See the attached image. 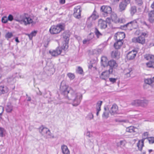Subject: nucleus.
<instances>
[{
  "mask_svg": "<svg viewBox=\"0 0 154 154\" xmlns=\"http://www.w3.org/2000/svg\"><path fill=\"white\" fill-rule=\"evenodd\" d=\"M8 91V88L6 86L0 84V95L7 93Z\"/></svg>",
  "mask_w": 154,
  "mask_h": 154,
  "instance_id": "obj_22",
  "label": "nucleus"
},
{
  "mask_svg": "<svg viewBox=\"0 0 154 154\" xmlns=\"http://www.w3.org/2000/svg\"><path fill=\"white\" fill-rule=\"evenodd\" d=\"M37 33V32L35 31H34L32 32L30 34L32 35V36H35Z\"/></svg>",
  "mask_w": 154,
  "mask_h": 154,
  "instance_id": "obj_54",
  "label": "nucleus"
},
{
  "mask_svg": "<svg viewBox=\"0 0 154 154\" xmlns=\"http://www.w3.org/2000/svg\"><path fill=\"white\" fill-rule=\"evenodd\" d=\"M15 41L17 43L20 42V41L19 40L18 38V37H16L15 38Z\"/></svg>",
  "mask_w": 154,
  "mask_h": 154,
  "instance_id": "obj_61",
  "label": "nucleus"
},
{
  "mask_svg": "<svg viewBox=\"0 0 154 154\" xmlns=\"http://www.w3.org/2000/svg\"><path fill=\"white\" fill-rule=\"evenodd\" d=\"M148 134V133L147 132H144L143 135V138L141 140V144H140V142L139 141L137 143V146L138 147L139 150L140 151H141L142 150L143 147L144 146V141L145 139L148 138L147 137Z\"/></svg>",
  "mask_w": 154,
  "mask_h": 154,
  "instance_id": "obj_9",
  "label": "nucleus"
},
{
  "mask_svg": "<svg viewBox=\"0 0 154 154\" xmlns=\"http://www.w3.org/2000/svg\"><path fill=\"white\" fill-rule=\"evenodd\" d=\"M125 33L123 32H118L115 35L114 38L115 40L120 39V41H123V39L125 38Z\"/></svg>",
  "mask_w": 154,
  "mask_h": 154,
  "instance_id": "obj_13",
  "label": "nucleus"
},
{
  "mask_svg": "<svg viewBox=\"0 0 154 154\" xmlns=\"http://www.w3.org/2000/svg\"><path fill=\"white\" fill-rule=\"evenodd\" d=\"M7 19L8 20L12 21L14 20L13 16L11 14H9L7 17Z\"/></svg>",
  "mask_w": 154,
  "mask_h": 154,
  "instance_id": "obj_49",
  "label": "nucleus"
},
{
  "mask_svg": "<svg viewBox=\"0 0 154 154\" xmlns=\"http://www.w3.org/2000/svg\"><path fill=\"white\" fill-rule=\"evenodd\" d=\"M137 53V51L134 50L129 51L126 55V58L127 60H134L135 57Z\"/></svg>",
  "mask_w": 154,
  "mask_h": 154,
  "instance_id": "obj_12",
  "label": "nucleus"
},
{
  "mask_svg": "<svg viewBox=\"0 0 154 154\" xmlns=\"http://www.w3.org/2000/svg\"><path fill=\"white\" fill-rule=\"evenodd\" d=\"M48 131V129L43 126L40 127L39 128V132L42 135L45 136L47 131Z\"/></svg>",
  "mask_w": 154,
  "mask_h": 154,
  "instance_id": "obj_28",
  "label": "nucleus"
},
{
  "mask_svg": "<svg viewBox=\"0 0 154 154\" xmlns=\"http://www.w3.org/2000/svg\"><path fill=\"white\" fill-rule=\"evenodd\" d=\"M145 58L146 60H150L149 62L146 63L147 66L154 69V55H148L145 57Z\"/></svg>",
  "mask_w": 154,
  "mask_h": 154,
  "instance_id": "obj_6",
  "label": "nucleus"
},
{
  "mask_svg": "<svg viewBox=\"0 0 154 154\" xmlns=\"http://www.w3.org/2000/svg\"><path fill=\"white\" fill-rule=\"evenodd\" d=\"M26 99L27 101H31V97L29 96L27 94H26Z\"/></svg>",
  "mask_w": 154,
  "mask_h": 154,
  "instance_id": "obj_52",
  "label": "nucleus"
},
{
  "mask_svg": "<svg viewBox=\"0 0 154 154\" xmlns=\"http://www.w3.org/2000/svg\"><path fill=\"white\" fill-rule=\"evenodd\" d=\"M0 109H1V110L2 111L1 113H0V119H1V116L2 115V113L4 111V109L2 107L0 106Z\"/></svg>",
  "mask_w": 154,
  "mask_h": 154,
  "instance_id": "obj_55",
  "label": "nucleus"
},
{
  "mask_svg": "<svg viewBox=\"0 0 154 154\" xmlns=\"http://www.w3.org/2000/svg\"><path fill=\"white\" fill-rule=\"evenodd\" d=\"M94 117L93 115L91 113H89L87 116V118L88 119L91 120L92 119H93Z\"/></svg>",
  "mask_w": 154,
  "mask_h": 154,
  "instance_id": "obj_44",
  "label": "nucleus"
},
{
  "mask_svg": "<svg viewBox=\"0 0 154 154\" xmlns=\"http://www.w3.org/2000/svg\"><path fill=\"white\" fill-rule=\"evenodd\" d=\"M130 2V0H122V1L120 2L119 5L120 11H124L127 5Z\"/></svg>",
  "mask_w": 154,
  "mask_h": 154,
  "instance_id": "obj_8",
  "label": "nucleus"
},
{
  "mask_svg": "<svg viewBox=\"0 0 154 154\" xmlns=\"http://www.w3.org/2000/svg\"><path fill=\"white\" fill-rule=\"evenodd\" d=\"M28 37H29V39L30 40H32V38L33 37L32 36V35H31L30 34V35Z\"/></svg>",
  "mask_w": 154,
  "mask_h": 154,
  "instance_id": "obj_64",
  "label": "nucleus"
},
{
  "mask_svg": "<svg viewBox=\"0 0 154 154\" xmlns=\"http://www.w3.org/2000/svg\"><path fill=\"white\" fill-rule=\"evenodd\" d=\"M148 20L151 23L154 22V10L149 11L148 14Z\"/></svg>",
  "mask_w": 154,
  "mask_h": 154,
  "instance_id": "obj_16",
  "label": "nucleus"
},
{
  "mask_svg": "<svg viewBox=\"0 0 154 154\" xmlns=\"http://www.w3.org/2000/svg\"><path fill=\"white\" fill-rule=\"evenodd\" d=\"M83 70L82 67L79 66L77 69L76 70V72L77 73L80 74H82L83 72Z\"/></svg>",
  "mask_w": 154,
  "mask_h": 154,
  "instance_id": "obj_42",
  "label": "nucleus"
},
{
  "mask_svg": "<svg viewBox=\"0 0 154 154\" xmlns=\"http://www.w3.org/2000/svg\"><path fill=\"white\" fill-rule=\"evenodd\" d=\"M62 36L66 42V43L64 44H66V42L68 41L69 40L70 35L69 32L67 31H65L62 33Z\"/></svg>",
  "mask_w": 154,
  "mask_h": 154,
  "instance_id": "obj_19",
  "label": "nucleus"
},
{
  "mask_svg": "<svg viewBox=\"0 0 154 154\" xmlns=\"http://www.w3.org/2000/svg\"><path fill=\"white\" fill-rule=\"evenodd\" d=\"M94 37V34L93 33H91L88 36L87 39L84 40L83 41V44H86L87 42H89Z\"/></svg>",
  "mask_w": 154,
  "mask_h": 154,
  "instance_id": "obj_30",
  "label": "nucleus"
},
{
  "mask_svg": "<svg viewBox=\"0 0 154 154\" xmlns=\"http://www.w3.org/2000/svg\"><path fill=\"white\" fill-rule=\"evenodd\" d=\"M132 42L134 43H138L143 44L145 43V37L142 36H139L137 37H134L132 39Z\"/></svg>",
  "mask_w": 154,
  "mask_h": 154,
  "instance_id": "obj_10",
  "label": "nucleus"
},
{
  "mask_svg": "<svg viewBox=\"0 0 154 154\" xmlns=\"http://www.w3.org/2000/svg\"><path fill=\"white\" fill-rule=\"evenodd\" d=\"M141 12V9L140 8H138L137 9V12L139 13Z\"/></svg>",
  "mask_w": 154,
  "mask_h": 154,
  "instance_id": "obj_57",
  "label": "nucleus"
},
{
  "mask_svg": "<svg viewBox=\"0 0 154 154\" xmlns=\"http://www.w3.org/2000/svg\"><path fill=\"white\" fill-rule=\"evenodd\" d=\"M68 48V46L66 45V44H63V45L62 47H58L55 50L51 51H49V53L53 56H56L60 54L63 49L64 50H66Z\"/></svg>",
  "mask_w": 154,
  "mask_h": 154,
  "instance_id": "obj_4",
  "label": "nucleus"
},
{
  "mask_svg": "<svg viewBox=\"0 0 154 154\" xmlns=\"http://www.w3.org/2000/svg\"><path fill=\"white\" fill-rule=\"evenodd\" d=\"M81 7L78 6L74 8L73 15L75 17L79 19L81 17Z\"/></svg>",
  "mask_w": 154,
  "mask_h": 154,
  "instance_id": "obj_11",
  "label": "nucleus"
},
{
  "mask_svg": "<svg viewBox=\"0 0 154 154\" xmlns=\"http://www.w3.org/2000/svg\"><path fill=\"white\" fill-rule=\"evenodd\" d=\"M51 136V132L50 130L48 129V131H47L45 135V136H46L47 137H49Z\"/></svg>",
  "mask_w": 154,
  "mask_h": 154,
  "instance_id": "obj_50",
  "label": "nucleus"
},
{
  "mask_svg": "<svg viewBox=\"0 0 154 154\" xmlns=\"http://www.w3.org/2000/svg\"><path fill=\"white\" fill-rule=\"evenodd\" d=\"M99 17V16L98 13L96 10H94L92 15L88 18V19L92 21L96 20V19L98 18Z\"/></svg>",
  "mask_w": 154,
  "mask_h": 154,
  "instance_id": "obj_15",
  "label": "nucleus"
},
{
  "mask_svg": "<svg viewBox=\"0 0 154 154\" xmlns=\"http://www.w3.org/2000/svg\"><path fill=\"white\" fill-rule=\"evenodd\" d=\"M8 81L9 84L13 85L15 83L16 80L14 77H11L8 79Z\"/></svg>",
  "mask_w": 154,
  "mask_h": 154,
  "instance_id": "obj_37",
  "label": "nucleus"
},
{
  "mask_svg": "<svg viewBox=\"0 0 154 154\" xmlns=\"http://www.w3.org/2000/svg\"><path fill=\"white\" fill-rule=\"evenodd\" d=\"M140 100H136L133 101L131 104L133 106H140Z\"/></svg>",
  "mask_w": 154,
  "mask_h": 154,
  "instance_id": "obj_34",
  "label": "nucleus"
},
{
  "mask_svg": "<svg viewBox=\"0 0 154 154\" xmlns=\"http://www.w3.org/2000/svg\"><path fill=\"white\" fill-rule=\"evenodd\" d=\"M132 70L131 68L127 69L125 70L124 72L126 77H129L130 76L131 74L132 73L131 72Z\"/></svg>",
  "mask_w": 154,
  "mask_h": 154,
  "instance_id": "obj_31",
  "label": "nucleus"
},
{
  "mask_svg": "<svg viewBox=\"0 0 154 154\" xmlns=\"http://www.w3.org/2000/svg\"><path fill=\"white\" fill-rule=\"evenodd\" d=\"M118 107L115 104H113L111 108L110 112L111 115H113L117 113Z\"/></svg>",
  "mask_w": 154,
  "mask_h": 154,
  "instance_id": "obj_17",
  "label": "nucleus"
},
{
  "mask_svg": "<svg viewBox=\"0 0 154 154\" xmlns=\"http://www.w3.org/2000/svg\"><path fill=\"white\" fill-rule=\"evenodd\" d=\"M136 4L139 6L142 5L143 3L142 0H135Z\"/></svg>",
  "mask_w": 154,
  "mask_h": 154,
  "instance_id": "obj_41",
  "label": "nucleus"
},
{
  "mask_svg": "<svg viewBox=\"0 0 154 154\" xmlns=\"http://www.w3.org/2000/svg\"><path fill=\"white\" fill-rule=\"evenodd\" d=\"M67 75L71 80L75 78L74 75L72 73H68L67 74Z\"/></svg>",
  "mask_w": 154,
  "mask_h": 154,
  "instance_id": "obj_43",
  "label": "nucleus"
},
{
  "mask_svg": "<svg viewBox=\"0 0 154 154\" xmlns=\"http://www.w3.org/2000/svg\"><path fill=\"white\" fill-rule=\"evenodd\" d=\"M145 83L147 84L150 85L153 82L152 79H147L145 80Z\"/></svg>",
  "mask_w": 154,
  "mask_h": 154,
  "instance_id": "obj_39",
  "label": "nucleus"
},
{
  "mask_svg": "<svg viewBox=\"0 0 154 154\" xmlns=\"http://www.w3.org/2000/svg\"><path fill=\"white\" fill-rule=\"evenodd\" d=\"M129 11L131 15L133 16L137 12L136 6L134 5L131 6L130 8Z\"/></svg>",
  "mask_w": 154,
  "mask_h": 154,
  "instance_id": "obj_23",
  "label": "nucleus"
},
{
  "mask_svg": "<svg viewBox=\"0 0 154 154\" xmlns=\"http://www.w3.org/2000/svg\"><path fill=\"white\" fill-rule=\"evenodd\" d=\"M146 34L145 33H142L141 35L140 36H142L144 37L146 35Z\"/></svg>",
  "mask_w": 154,
  "mask_h": 154,
  "instance_id": "obj_63",
  "label": "nucleus"
},
{
  "mask_svg": "<svg viewBox=\"0 0 154 154\" xmlns=\"http://www.w3.org/2000/svg\"><path fill=\"white\" fill-rule=\"evenodd\" d=\"M112 74L109 73V70L108 71L106 70L102 73L100 76V77L101 79L106 80L108 79L109 74Z\"/></svg>",
  "mask_w": 154,
  "mask_h": 154,
  "instance_id": "obj_14",
  "label": "nucleus"
},
{
  "mask_svg": "<svg viewBox=\"0 0 154 154\" xmlns=\"http://www.w3.org/2000/svg\"><path fill=\"white\" fill-rule=\"evenodd\" d=\"M140 106L142 107H145L147 106L148 103V101L146 100H140Z\"/></svg>",
  "mask_w": 154,
  "mask_h": 154,
  "instance_id": "obj_33",
  "label": "nucleus"
},
{
  "mask_svg": "<svg viewBox=\"0 0 154 154\" xmlns=\"http://www.w3.org/2000/svg\"><path fill=\"white\" fill-rule=\"evenodd\" d=\"M94 33L97 38L101 37L103 35V34L99 31L96 27L95 28Z\"/></svg>",
  "mask_w": 154,
  "mask_h": 154,
  "instance_id": "obj_32",
  "label": "nucleus"
},
{
  "mask_svg": "<svg viewBox=\"0 0 154 154\" xmlns=\"http://www.w3.org/2000/svg\"><path fill=\"white\" fill-rule=\"evenodd\" d=\"M60 88L62 94L66 95L68 99L72 101L73 106H76L80 104L82 98V95L81 93L77 92L69 88L64 81L61 82Z\"/></svg>",
  "mask_w": 154,
  "mask_h": 154,
  "instance_id": "obj_1",
  "label": "nucleus"
},
{
  "mask_svg": "<svg viewBox=\"0 0 154 154\" xmlns=\"http://www.w3.org/2000/svg\"><path fill=\"white\" fill-rule=\"evenodd\" d=\"M13 36V34L11 32H8L5 35V37L7 40L11 38Z\"/></svg>",
  "mask_w": 154,
  "mask_h": 154,
  "instance_id": "obj_36",
  "label": "nucleus"
},
{
  "mask_svg": "<svg viewBox=\"0 0 154 154\" xmlns=\"http://www.w3.org/2000/svg\"><path fill=\"white\" fill-rule=\"evenodd\" d=\"M13 109V106L11 103H8L6 107V110L8 113H11Z\"/></svg>",
  "mask_w": 154,
  "mask_h": 154,
  "instance_id": "obj_24",
  "label": "nucleus"
},
{
  "mask_svg": "<svg viewBox=\"0 0 154 154\" xmlns=\"http://www.w3.org/2000/svg\"><path fill=\"white\" fill-rule=\"evenodd\" d=\"M129 24L130 25V26H132V28L134 29L137 28L138 26V24L136 20L127 23V25Z\"/></svg>",
  "mask_w": 154,
  "mask_h": 154,
  "instance_id": "obj_26",
  "label": "nucleus"
},
{
  "mask_svg": "<svg viewBox=\"0 0 154 154\" xmlns=\"http://www.w3.org/2000/svg\"><path fill=\"white\" fill-rule=\"evenodd\" d=\"M148 139L150 143L152 144L154 143V137H148Z\"/></svg>",
  "mask_w": 154,
  "mask_h": 154,
  "instance_id": "obj_45",
  "label": "nucleus"
},
{
  "mask_svg": "<svg viewBox=\"0 0 154 154\" xmlns=\"http://www.w3.org/2000/svg\"><path fill=\"white\" fill-rule=\"evenodd\" d=\"M109 67V71L110 73H113L114 69L117 66V64L116 61L114 60H111L108 62L107 66Z\"/></svg>",
  "mask_w": 154,
  "mask_h": 154,
  "instance_id": "obj_5",
  "label": "nucleus"
},
{
  "mask_svg": "<svg viewBox=\"0 0 154 154\" xmlns=\"http://www.w3.org/2000/svg\"><path fill=\"white\" fill-rule=\"evenodd\" d=\"M124 141H122V140H121L119 143V145H123V143H124Z\"/></svg>",
  "mask_w": 154,
  "mask_h": 154,
  "instance_id": "obj_58",
  "label": "nucleus"
},
{
  "mask_svg": "<svg viewBox=\"0 0 154 154\" xmlns=\"http://www.w3.org/2000/svg\"><path fill=\"white\" fill-rule=\"evenodd\" d=\"M100 11L101 14L105 17L111 15L112 8L109 6L103 5L100 7Z\"/></svg>",
  "mask_w": 154,
  "mask_h": 154,
  "instance_id": "obj_3",
  "label": "nucleus"
},
{
  "mask_svg": "<svg viewBox=\"0 0 154 154\" xmlns=\"http://www.w3.org/2000/svg\"><path fill=\"white\" fill-rule=\"evenodd\" d=\"M8 21V20L7 19V17L6 16H4L2 18V22L4 23H7Z\"/></svg>",
  "mask_w": 154,
  "mask_h": 154,
  "instance_id": "obj_46",
  "label": "nucleus"
},
{
  "mask_svg": "<svg viewBox=\"0 0 154 154\" xmlns=\"http://www.w3.org/2000/svg\"><path fill=\"white\" fill-rule=\"evenodd\" d=\"M151 8L154 10V1L152 4L151 5Z\"/></svg>",
  "mask_w": 154,
  "mask_h": 154,
  "instance_id": "obj_60",
  "label": "nucleus"
},
{
  "mask_svg": "<svg viewBox=\"0 0 154 154\" xmlns=\"http://www.w3.org/2000/svg\"><path fill=\"white\" fill-rule=\"evenodd\" d=\"M86 135L87 136H88L89 137H91V135H90L89 132H87V133L86 134Z\"/></svg>",
  "mask_w": 154,
  "mask_h": 154,
  "instance_id": "obj_62",
  "label": "nucleus"
},
{
  "mask_svg": "<svg viewBox=\"0 0 154 154\" xmlns=\"http://www.w3.org/2000/svg\"><path fill=\"white\" fill-rule=\"evenodd\" d=\"M120 54V53L117 50L112 51L111 53L112 57L116 59H119V58Z\"/></svg>",
  "mask_w": 154,
  "mask_h": 154,
  "instance_id": "obj_27",
  "label": "nucleus"
},
{
  "mask_svg": "<svg viewBox=\"0 0 154 154\" xmlns=\"http://www.w3.org/2000/svg\"><path fill=\"white\" fill-rule=\"evenodd\" d=\"M108 62L107 59L106 57L105 56L102 57L101 58V65L103 66L104 67L107 66Z\"/></svg>",
  "mask_w": 154,
  "mask_h": 154,
  "instance_id": "obj_29",
  "label": "nucleus"
},
{
  "mask_svg": "<svg viewBox=\"0 0 154 154\" xmlns=\"http://www.w3.org/2000/svg\"><path fill=\"white\" fill-rule=\"evenodd\" d=\"M61 149L63 154H70V151L66 145H62Z\"/></svg>",
  "mask_w": 154,
  "mask_h": 154,
  "instance_id": "obj_20",
  "label": "nucleus"
},
{
  "mask_svg": "<svg viewBox=\"0 0 154 154\" xmlns=\"http://www.w3.org/2000/svg\"><path fill=\"white\" fill-rule=\"evenodd\" d=\"M100 110H101L100 109H96V110H97L96 115L97 116H98L99 112L100 111Z\"/></svg>",
  "mask_w": 154,
  "mask_h": 154,
  "instance_id": "obj_59",
  "label": "nucleus"
},
{
  "mask_svg": "<svg viewBox=\"0 0 154 154\" xmlns=\"http://www.w3.org/2000/svg\"><path fill=\"white\" fill-rule=\"evenodd\" d=\"M65 29V25L64 24L59 23L56 26H51L49 29V32L51 34H57Z\"/></svg>",
  "mask_w": 154,
  "mask_h": 154,
  "instance_id": "obj_2",
  "label": "nucleus"
},
{
  "mask_svg": "<svg viewBox=\"0 0 154 154\" xmlns=\"http://www.w3.org/2000/svg\"><path fill=\"white\" fill-rule=\"evenodd\" d=\"M132 27V26H130V25H127V23L125 25H124L123 26V27L122 28L124 29H130L132 30V29L131 28Z\"/></svg>",
  "mask_w": 154,
  "mask_h": 154,
  "instance_id": "obj_40",
  "label": "nucleus"
},
{
  "mask_svg": "<svg viewBox=\"0 0 154 154\" xmlns=\"http://www.w3.org/2000/svg\"><path fill=\"white\" fill-rule=\"evenodd\" d=\"M109 112H104L102 115V117L107 118L109 117Z\"/></svg>",
  "mask_w": 154,
  "mask_h": 154,
  "instance_id": "obj_47",
  "label": "nucleus"
},
{
  "mask_svg": "<svg viewBox=\"0 0 154 154\" xmlns=\"http://www.w3.org/2000/svg\"><path fill=\"white\" fill-rule=\"evenodd\" d=\"M117 79V78H109V81L112 83H114L116 82Z\"/></svg>",
  "mask_w": 154,
  "mask_h": 154,
  "instance_id": "obj_48",
  "label": "nucleus"
},
{
  "mask_svg": "<svg viewBox=\"0 0 154 154\" xmlns=\"http://www.w3.org/2000/svg\"><path fill=\"white\" fill-rule=\"evenodd\" d=\"M116 40V42L114 43V46L116 49H119L122 45L123 41H120V39Z\"/></svg>",
  "mask_w": 154,
  "mask_h": 154,
  "instance_id": "obj_18",
  "label": "nucleus"
},
{
  "mask_svg": "<svg viewBox=\"0 0 154 154\" xmlns=\"http://www.w3.org/2000/svg\"><path fill=\"white\" fill-rule=\"evenodd\" d=\"M3 128L0 127V137H3Z\"/></svg>",
  "mask_w": 154,
  "mask_h": 154,
  "instance_id": "obj_51",
  "label": "nucleus"
},
{
  "mask_svg": "<svg viewBox=\"0 0 154 154\" xmlns=\"http://www.w3.org/2000/svg\"><path fill=\"white\" fill-rule=\"evenodd\" d=\"M135 128L134 127L131 126L126 128V131L130 133L134 132H136L135 131Z\"/></svg>",
  "mask_w": 154,
  "mask_h": 154,
  "instance_id": "obj_35",
  "label": "nucleus"
},
{
  "mask_svg": "<svg viewBox=\"0 0 154 154\" xmlns=\"http://www.w3.org/2000/svg\"><path fill=\"white\" fill-rule=\"evenodd\" d=\"M103 50V48H99L97 49V51L98 54H100Z\"/></svg>",
  "mask_w": 154,
  "mask_h": 154,
  "instance_id": "obj_53",
  "label": "nucleus"
},
{
  "mask_svg": "<svg viewBox=\"0 0 154 154\" xmlns=\"http://www.w3.org/2000/svg\"><path fill=\"white\" fill-rule=\"evenodd\" d=\"M109 16L110 17H107L106 19V21L108 22V23H110L111 21L116 23L119 22V19L116 14L113 12H112L111 15Z\"/></svg>",
  "mask_w": 154,
  "mask_h": 154,
  "instance_id": "obj_7",
  "label": "nucleus"
},
{
  "mask_svg": "<svg viewBox=\"0 0 154 154\" xmlns=\"http://www.w3.org/2000/svg\"><path fill=\"white\" fill-rule=\"evenodd\" d=\"M21 21L24 22L25 25L32 23L33 22V21L31 18L29 17H26L24 18L23 20H21Z\"/></svg>",
  "mask_w": 154,
  "mask_h": 154,
  "instance_id": "obj_25",
  "label": "nucleus"
},
{
  "mask_svg": "<svg viewBox=\"0 0 154 154\" xmlns=\"http://www.w3.org/2000/svg\"><path fill=\"white\" fill-rule=\"evenodd\" d=\"M108 22L106 21L100 20L99 21V26L101 29H105L107 26V23Z\"/></svg>",
  "mask_w": 154,
  "mask_h": 154,
  "instance_id": "obj_21",
  "label": "nucleus"
},
{
  "mask_svg": "<svg viewBox=\"0 0 154 154\" xmlns=\"http://www.w3.org/2000/svg\"><path fill=\"white\" fill-rule=\"evenodd\" d=\"M59 2L61 4H64L65 2V0H60Z\"/></svg>",
  "mask_w": 154,
  "mask_h": 154,
  "instance_id": "obj_56",
  "label": "nucleus"
},
{
  "mask_svg": "<svg viewBox=\"0 0 154 154\" xmlns=\"http://www.w3.org/2000/svg\"><path fill=\"white\" fill-rule=\"evenodd\" d=\"M103 102L101 101H99L97 102L96 105V109L101 110V106Z\"/></svg>",
  "mask_w": 154,
  "mask_h": 154,
  "instance_id": "obj_38",
  "label": "nucleus"
}]
</instances>
